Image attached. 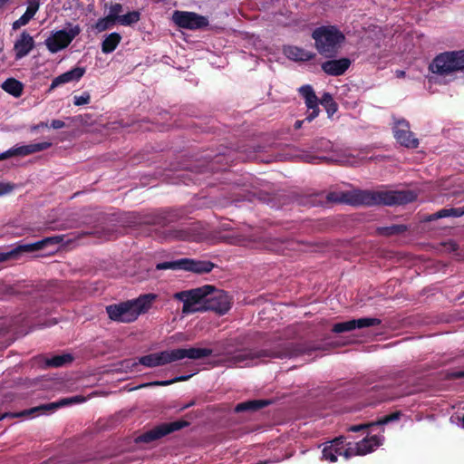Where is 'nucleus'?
Wrapping results in <instances>:
<instances>
[{"mask_svg":"<svg viewBox=\"0 0 464 464\" xmlns=\"http://www.w3.org/2000/svg\"><path fill=\"white\" fill-rule=\"evenodd\" d=\"M157 298L158 295L152 293L140 295L137 298L106 306V313L111 321L133 323L152 307Z\"/></svg>","mask_w":464,"mask_h":464,"instance_id":"f257e3e1","label":"nucleus"},{"mask_svg":"<svg viewBox=\"0 0 464 464\" xmlns=\"http://www.w3.org/2000/svg\"><path fill=\"white\" fill-rule=\"evenodd\" d=\"M212 350L208 348H178L150 353L139 358L138 362H131L132 367L143 365L148 368L163 366L183 359L198 360L208 357Z\"/></svg>","mask_w":464,"mask_h":464,"instance_id":"f03ea898","label":"nucleus"},{"mask_svg":"<svg viewBox=\"0 0 464 464\" xmlns=\"http://www.w3.org/2000/svg\"><path fill=\"white\" fill-rule=\"evenodd\" d=\"M312 38L318 53L327 58L335 56L345 40L343 32L334 25L317 27L313 31Z\"/></svg>","mask_w":464,"mask_h":464,"instance_id":"7ed1b4c3","label":"nucleus"},{"mask_svg":"<svg viewBox=\"0 0 464 464\" xmlns=\"http://www.w3.org/2000/svg\"><path fill=\"white\" fill-rule=\"evenodd\" d=\"M430 72L440 75H449L464 70V50L446 52L437 55L430 63Z\"/></svg>","mask_w":464,"mask_h":464,"instance_id":"20e7f679","label":"nucleus"},{"mask_svg":"<svg viewBox=\"0 0 464 464\" xmlns=\"http://www.w3.org/2000/svg\"><path fill=\"white\" fill-rule=\"evenodd\" d=\"M210 285L175 293L173 297L183 303L182 313L192 314L205 311L206 300Z\"/></svg>","mask_w":464,"mask_h":464,"instance_id":"39448f33","label":"nucleus"},{"mask_svg":"<svg viewBox=\"0 0 464 464\" xmlns=\"http://www.w3.org/2000/svg\"><path fill=\"white\" fill-rule=\"evenodd\" d=\"M81 31L80 25L67 23L65 28L53 31L44 40V44L50 53H56L68 47Z\"/></svg>","mask_w":464,"mask_h":464,"instance_id":"423d86ee","label":"nucleus"},{"mask_svg":"<svg viewBox=\"0 0 464 464\" xmlns=\"http://www.w3.org/2000/svg\"><path fill=\"white\" fill-rule=\"evenodd\" d=\"M214 267V264L209 261L195 260L190 258H181L175 261L162 262L156 265L157 270H185L198 274L208 273Z\"/></svg>","mask_w":464,"mask_h":464,"instance_id":"0eeeda50","label":"nucleus"},{"mask_svg":"<svg viewBox=\"0 0 464 464\" xmlns=\"http://www.w3.org/2000/svg\"><path fill=\"white\" fill-rule=\"evenodd\" d=\"M172 19L178 26L189 30L201 29L208 24L207 17L193 12L175 11Z\"/></svg>","mask_w":464,"mask_h":464,"instance_id":"6e6552de","label":"nucleus"},{"mask_svg":"<svg viewBox=\"0 0 464 464\" xmlns=\"http://www.w3.org/2000/svg\"><path fill=\"white\" fill-rule=\"evenodd\" d=\"M417 193L413 190H379V205L400 206L411 203L417 199Z\"/></svg>","mask_w":464,"mask_h":464,"instance_id":"1a4fd4ad","label":"nucleus"},{"mask_svg":"<svg viewBox=\"0 0 464 464\" xmlns=\"http://www.w3.org/2000/svg\"><path fill=\"white\" fill-rule=\"evenodd\" d=\"M231 307L230 298L222 290L215 289L210 285L206 300L205 311L212 310L220 314H226Z\"/></svg>","mask_w":464,"mask_h":464,"instance_id":"9d476101","label":"nucleus"},{"mask_svg":"<svg viewBox=\"0 0 464 464\" xmlns=\"http://www.w3.org/2000/svg\"><path fill=\"white\" fill-rule=\"evenodd\" d=\"M270 356L265 351L240 350L225 360L227 366L246 367L256 364V360L262 357Z\"/></svg>","mask_w":464,"mask_h":464,"instance_id":"9b49d317","label":"nucleus"},{"mask_svg":"<svg viewBox=\"0 0 464 464\" xmlns=\"http://www.w3.org/2000/svg\"><path fill=\"white\" fill-rule=\"evenodd\" d=\"M393 134L396 140L406 148L415 149L419 146V140L410 130V124L405 120L398 121L395 123Z\"/></svg>","mask_w":464,"mask_h":464,"instance_id":"f8f14e48","label":"nucleus"},{"mask_svg":"<svg viewBox=\"0 0 464 464\" xmlns=\"http://www.w3.org/2000/svg\"><path fill=\"white\" fill-rule=\"evenodd\" d=\"M187 425L185 421H174L170 423L161 424L144 434L138 437L139 442H150L154 440L160 439L172 431L178 430Z\"/></svg>","mask_w":464,"mask_h":464,"instance_id":"ddd939ff","label":"nucleus"},{"mask_svg":"<svg viewBox=\"0 0 464 464\" xmlns=\"http://www.w3.org/2000/svg\"><path fill=\"white\" fill-rule=\"evenodd\" d=\"M377 446V437L375 435L367 436L359 442L346 443L345 459H348L353 456L365 455L374 450Z\"/></svg>","mask_w":464,"mask_h":464,"instance_id":"4468645a","label":"nucleus"},{"mask_svg":"<svg viewBox=\"0 0 464 464\" xmlns=\"http://www.w3.org/2000/svg\"><path fill=\"white\" fill-rule=\"evenodd\" d=\"M345 451L346 443L343 437H339L324 444L322 451L323 459L334 463L337 460L338 456L345 458Z\"/></svg>","mask_w":464,"mask_h":464,"instance_id":"2eb2a0df","label":"nucleus"},{"mask_svg":"<svg viewBox=\"0 0 464 464\" xmlns=\"http://www.w3.org/2000/svg\"><path fill=\"white\" fill-rule=\"evenodd\" d=\"M377 319L375 318H359L353 319L346 322H341L334 324L333 326V332L336 334H341L344 332H350L354 329H361L364 327H370L376 324Z\"/></svg>","mask_w":464,"mask_h":464,"instance_id":"dca6fc26","label":"nucleus"},{"mask_svg":"<svg viewBox=\"0 0 464 464\" xmlns=\"http://www.w3.org/2000/svg\"><path fill=\"white\" fill-rule=\"evenodd\" d=\"M299 92L304 99L306 107L312 111L306 116L305 120L312 121L319 114L318 98L315 95L311 85H304L299 88Z\"/></svg>","mask_w":464,"mask_h":464,"instance_id":"f3484780","label":"nucleus"},{"mask_svg":"<svg viewBox=\"0 0 464 464\" xmlns=\"http://www.w3.org/2000/svg\"><path fill=\"white\" fill-rule=\"evenodd\" d=\"M351 63L349 58L334 59L324 62L321 68L328 75L340 76L349 69Z\"/></svg>","mask_w":464,"mask_h":464,"instance_id":"a211bd4d","label":"nucleus"},{"mask_svg":"<svg viewBox=\"0 0 464 464\" xmlns=\"http://www.w3.org/2000/svg\"><path fill=\"white\" fill-rule=\"evenodd\" d=\"M52 146L51 142H38L32 143L27 145H16L11 149H9V153L11 157L14 156H26L35 152L43 151L44 150L49 149Z\"/></svg>","mask_w":464,"mask_h":464,"instance_id":"6ab92c4d","label":"nucleus"},{"mask_svg":"<svg viewBox=\"0 0 464 464\" xmlns=\"http://www.w3.org/2000/svg\"><path fill=\"white\" fill-rule=\"evenodd\" d=\"M85 69L82 67H75L72 70L65 72L59 76L55 77L51 85H50V91L57 88L58 86L71 82H77L79 81L84 74Z\"/></svg>","mask_w":464,"mask_h":464,"instance_id":"aec40b11","label":"nucleus"},{"mask_svg":"<svg viewBox=\"0 0 464 464\" xmlns=\"http://www.w3.org/2000/svg\"><path fill=\"white\" fill-rule=\"evenodd\" d=\"M34 42L33 37L26 32H23L20 37L15 41L14 50L15 58L21 59L26 56L34 48Z\"/></svg>","mask_w":464,"mask_h":464,"instance_id":"412c9836","label":"nucleus"},{"mask_svg":"<svg viewBox=\"0 0 464 464\" xmlns=\"http://www.w3.org/2000/svg\"><path fill=\"white\" fill-rule=\"evenodd\" d=\"M348 197L343 200L351 205H373L376 200V194L367 190L353 191Z\"/></svg>","mask_w":464,"mask_h":464,"instance_id":"4be33fe9","label":"nucleus"},{"mask_svg":"<svg viewBox=\"0 0 464 464\" xmlns=\"http://www.w3.org/2000/svg\"><path fill=\"white\" fill-rule=\"evenodd\" d=\"M284 54L290 60L295 62H306L314 59L315 57V53L313 52L306 51L298 46H285L284 47Z\"/></svg>","mask_w":464,"mask_h":464,"instance_id":"5701e85b","label":"nucleus"},{"mask_svg":"<svg viewBox=\"0 0 464 464\" xmlns=\"http://www.w3.org/2000/svg\"><path fill=\"white\" fill-rule=\"evenodd\" d=\"M83 401H85V399L83 397L73 396V397L67 398V399H62L57 402L47 403V404L42 405L40 407L34 408L32 410V411H43V412L44 411H55L56 409L63 407V406H66V405L72 404V403H82Z\"/></svg>","mask_w":464,"mask_h":464,"instance_id":"b1692460","label":"nucleus"},{"mask_svg":"<svg viewBox=\"0 0 464 464\" xmlns=\"http://www.w3.org/2000/svg\"><path fill=\"white\" fill-rule=\"evenodd\" d=\"M121 41V35L119 33L113 32L104 36L102 42V52L103 53H112Z\"/></svg>","mask_w":464,"mask_h":464,"instance_id":"393cba45","label":"nucleus"},{"mask_svg":"<svg viewBox=\"0 0 464 464\" xmlns=\"http://www.w3.org/2000/svg\"><path fill=\"white\" fill-rule=\"evenodd\" d=\"M4 91L17 98L22 95L24 85L14 78L6 79L1 85Z\"/></svg>","mask_w":464,"mask_h":464,"instance_id":"a878e982","label":"nucleus"},{"mask_svg":"<svg viewBox=\"0 0 464 464\" xmlns=\"http://www.w3.org/2000/svg\"><path fill=\"white\" fill-rule=\"evenodd\" d=\"M463 215V211H459L458 208H442L431 215L427 218L428 221L437 220L439 218H448V217H461Z\"/></svg>","mask_w":464,"mask_h":464,"instance_id":"bb28decb","label":"nucleus"},{"mask_svg":"<svg viewBox=\"0 0 464 464\" xmlns=\"http://www.w3.org/2000/svg\"><path fill=\"white\" fill-rule=\"evenodd\" d=\"M409 227L404 224H397V225H392L389 227H379V235L382 236H394V235H401L408 231Z\"/></svg>","mask_w":464,"mask_h":464,"instance_id":"cd10ccee","label":"nucleus"},{"mask_svg":"<svg viewBox=\"0 0 464 464\" xmlns=\"http://www.w3.org/2000/svg\"><path fill=\"white\" fill-rule=\"evenodd\" d=\"M268 404L269 401L264 400L249 401L237 404L236 406V411L239 412L244 411H255L257 409H261Z\"/></svg>","mask_w":464,"mask_h":464,"instance_id":"c85d7f7f","label":"nucleus"},{"mask_svg":"<svg viewBox=\"0 0 464 464\" xmlns=\"http://www.w3.org/2000/svg\"><path fill=\"white\" fill-rule=\"evenodd\" d=\"M43 248V242L37 241L30 244H21L12 249L14 252V257H16L20 253L24 252H34Z\"/></svg>","mask_w":464,"mask_h":464,"instance_id":"c756f323","label":"nucleus"},{"mask_svg":"<svg viewBox=\"0 0 464 464\" xmlns=\"http://www.w3.org/2000/svg\"><path fill=\"white\" fill-rule=\"evenodd\" d=\"M72 361L71 354L55 355L50 359H47L45 363L49 367H60Z\"/></svg>","mask_w":464,"mask_h":464,"instance_id":"7c9ffc66","label":"nucleus"},{"mask_svg":"<svg viewBox=\"0 0 464 464\" xmlns=\"http://www.w3.org/2000/svg\"><path fill=\"white\" fill-rule=\"evenodd\" d=\"M140 13L139 11H131V12L127 13L126 14L121 15L119 18L118 24L124 25V26H129V25L138 23L140 21Z\"/></svg>","mask_w":464,"mask_h":464,"instance_id":"2f4dec72","label":"nucleus"},{"mask_svg":"<svg viewBox=\"0 0 464 464\" xmlns=\"http://www.w3.org/2000/svg\"><path fill=\"white\" fill-rule=\"evenodd\" d=\"M320 103L325 108L327 113L331 116L337 111V105L332 95L324 92L320 100Z\"/></svg>","mask_w":464,"mask_h":464,"instance_id":"473e14b6","label":"nucleus"},{"mask_svg":"<svg viewBox=\"0 0 464 464\" xmlns=\"http://www.w3.org/2000/svg\"><path fill=\"white\" fill-rule=\"evenodd\" d=\"M115 24L116 22L111 17L107 15L106 17L100 18L93 27L97 33H102L111 28Z\"/></svg>","mask_w":464,"mask_h":464,"instance_id":"72a5a7b5","label":"nucleus"},{"mask_svg":"<svg viewBox=\"0 0 464 464\" xmlns=\"http://www.w3.org/2000/svg\"><path fill=\"white\" fill-rule=\"evenodd\" d=\"M191 375H182V376H179V377H176L174 379L168 380V381H160V382H150V383H146L143 386H151V385L167 386V385L172 384V383L177 382L187 381V380H188V378Z\"/></svg>","mask_w":464,"mask_h":464,"instance_id":"f704fd0d","label":"nucleus"},{"mask_svg":"<svg viewBox=\"0 0 464 464\" xmlns=\"http://www.w3.org/2000/svg\"><path fill=\"white\" fill-rule=\"evenodd\" d=\"M91 95L89 92H84L81 95H75L73 97V104L75 106L86 105L90 102Z\"/></svg>","mask_w":464,"mask_h":464,"instance_id":"c9c22d12","label":"nucleus"},{"mask_svg":"<svg viewBox=\"0 0 464 464\" xmlns=\"http://www.w3.org/2000/svg\"><path fill=\"white\" fill-rule=\"evenodd\" d=\"M122 12V5L121 4H114L110 6L109 16L111 17L116 23L121 16L120 14Z\"/></svg>","mask_w":464,"mask_h":464,"instance_id":"e433bc0d","label":"nucleus"},{"mask_svg":"<svg viewBox=\"0 0 464 464\" xmlns=\"http://www.w3.org/2000/svg\"><path fill=\"white\" fill-rule=\"evenodd\" d=\"M400 411H394L391 414L385 415L384 417L379 418V426L387 424L394 420H398L400 419Z\"/></svg>","mask_w":464,"mask_h":464,"instance_id":"4c0bfd02","label":"nucleus"},{"mask_svg":"<svg viewBox=\"0 0 464 464\" xmlns=\"http://www.w3.org/2000/svg\"><path fill=\"white\" fill-rule=\"evenodd\" d=\"M31 18L24 13L19 19L13 23V29L17 30L20 27L27 24L30 22Z\"/></svg>","mask_w":464,"mask_h":464,"instance_id":"58836bf2","label":"nucleus"},{"mask_svg":"<svg viewBox=\"0 0 464 464\" xmlns=\"http://www.w3.org/2000/svg\"><path fill=\"white\" fill-rule=\"evenodd\" d=\"M63 241V236H54L40 240L43 242V248L48 244H60Z\"/></svg>","mask_w":464,"mask_h":464,"instance_id":"ea45409f","label":"nucleus"},{"mask_svg":"<svg viewBox=\"0 0 464 464\" xmlns=\"http://www.w3.org/2000/svg\"><path fill=\"white\" fill-rule=\"evenodd\" d=\"M14 188V185L11 183L0 182V196L11 193Z\"/></svg>","mask_w":464,"mask_h":464,"instance_id":"a19ab883","label":"nucleus"},{"mask_svg":"<svg viewBox=\"0 0 464 464\" xmlns=\"http://www.w3.org/2000/svg\"><path fill=\"white\" fill-rule=\"evenodd\" d=\"M464 378V371H450L446 373L447 380H455Z\"/></svg>","mask_w":464,"mask_h":464,"instance_id":"79ce46f5","label":"nucleus"},{"mask_svg":"<svg viewBox=\"0 0 464 464\" xmlns=\"http://www.w3.org/2000/svg\"><path fill=\"white\" fill-rule=\"evenodd\" d=\"M374 423H369V424H359V425H353L350 426L347 430L352 432H358L360 430L368 429L370 426H372Z\"/></svg>","mask_w":464,"mask_h":464,"instance_id":"37998d69","label":"nucleus"},{"mask_svg":"<svg viewBox=\"0 0 464 464\" xmlns=\"http://www.w3.org/2000/svg\"><path fill=\"white\" fill-rule=\"evenodd\" d=\"M13 257H14V252L12 250H10L8 252H1L0 253V263L5 262Z\"/></svg>","mask_w":464,"mask_h":464,"instance_id":"c03bdc74","label":"nucleus"},{"mask_svg":"<svg viewBox=\"0 0 464 464\" xmlns=\"http://www.w3.org/2000/svg\"><path fill=\"white\" fill-rule=\"evenodd\" d=\"M65 126V123L61 120H53L50 127L55 130L62 129Z\"/></svg>","mask_w":464,"mask_h":464,"instance_id":"a18cd8bd","label":"nucleus"},{"mask_svg":"<svg viewBox=\"0 0 464 464\" xmlns=\"http://www.w3.org/2000/svg\"><path fill=\"white\" fill-rule=\"evenodd\" d=\"M37 9H38L37 5L36 6L30 5L27 7V9L24 13L29 16V18L32 19L34 16L35 13L37 12Z\"/></svg>","mask_w":464,"mask_h":464,"instance_id":"49530a36","label":"nucleus"},{"mask_svg":"<svg viewBox=\"0 0 464 464\" xmlns=\"http://www.w3.org/2000/svg\"><path fill=\"white\" fill-rule=\"evenodd\" d=\"M47 126H48V124L46 122L42 121V122H40V123H38L36 125L32 126L31 127V130L32 131H36L37 130H39L41 128L47 127Z\"/></svg>","mask_w":464,"mask_h":464,"instance_id":"de8ad7c7","label":"nucleus"},{"mask_svg":"<svg viewBox=\"0 0 464 464\" xmlns=\"http://www.w3.org/2000/svg\"><path fill=\"white\" fill-rule=\"evenodd\" d=\"M8 158H11L10 153H9V150H7L6 151H5L3 153H0V160H6Z\"/></svg>","mask_w":464,"mask_h":464,"instance_id":"09e8293b","label":"nucleus"},{"mask_svg":"<svg viewBox=\"0 0 464 464\" xmlns=\"http://www.w3.org/2000/svg\"><path fill=\"white\" fill-rule=\"evenodd\" d=\"M302 124H303V121H296L295 122V128L297 130V129H300L302 127Z\"/></svg>","mask_w":464,"mask_h":464,"instance_id":"8fccbe9b","label":"nucleus"},{"mask_svg":"<svg viewBox=\"0 0 464 464\" xmlns=\"http://www.w3.org/2000/svg\"><path fill=\"white\" fill-rule=\"evenodd\" d=\"M349 163L350 164H356V163H358V160H356L355 159H353L352 160H349Z\"/></svg>","mask_w":464,"mask_h":464,"instance_id":"3c124183","label":"nucleus"},{"mask_svg":"<svg viewBox=\"0 0 464 464\" xmlns=\"http://www.w3.org/2000/svg\"><path fill=\"white\" fill-rule=\"evenodd\" d=\"M8 0H0V5L6 3Z\"/></svg>","mask_w":464,"mask_h":464,"instance_id":"603ef678","label":"nucleus"},{"mask_svg":"<svg viewBox=\"0 0 464 464\" xmlns=\"http://www.w3.org/2000/svg\"><path fill=\"white\" fill-rule=\"evenodd\" d=\"M365 158H366V157H365L364 155H361V156H360V160H364Z\"/></svg>","mask_w":464,"mask_h":464,"instance_id":"864d4df0","label":"nucleus"},{"mask_svg":"<svg viewBox=\"0 0 464 464\" xmlns=\"http://www.w3.org/2000/svg\"><path fill=\"white\" fill-rule=\"evenodd\" d=\"M458 209H459V211H463V215H464V207H462V208H458Z\"/></svg>","mask_w":464,"mask_h":464,"instance_id":"5fc2aeb1","label":"nucleus"},{"mask_svg":"<svg viewBox=\"0 0 464 464\" xmlns=\"http://www.w3.org/2000/svg\"><path fill=\"white\" fill-rule=\"evenodd\" d=\"M404 74V72L401 71L399 72V75H403Z\"/></svg>","mask_w":464,"mask_h":464,"instance_id":"6e6d98bb","label":"nucleus"},{"mask_svg":"<svg viewBox=\"0 0 464 464\" xmlns=\"http://www.w3.org/2000/svg\"><path fill=\"white\" fill-rule=\"evenodd\" d=\"M462 426H463V428H464V415H463V417H462Z\"/></svg>","mask_w":464,"mask_h":464,"instance_id":"4d7b16f0","label":"nucleus"},{"mask_svg":"<svg viewBox=\"0 0 464 464\" xmlns=\"http://www.w3.org/2000/svg\"><path fill=\"white\" fill-rule=\"evenodd\" d=\"M378 444H379V446L382 444V442H381V439H380V438H379Z\"/></svg>","mask_w":464,"mask_h":464,"instance_id":"13d9d810","label":"nucleus"},{"mask_svg":"<svg viewBox=\"0 0 464 464\" xmlns=\"http://www.w3.org/2000/svg\"><path fill=\"white\" fill-rule=\"evenodd\" d=\"M2 419H4V416H1V417H0V420H2Z\"/></svg>","mask_w":464,"mask_h":464,"instance_id":"bf43d9fd","label":"nucleus"}]
</instances>
